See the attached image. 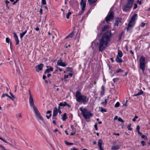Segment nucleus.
I'll list each match as a JSON object with an SVG mask.
<instances>
[{"label": "nucleus", "mask_w": 150, "mask_h": 150, "mask_svg": "<svg viewBox=\"0 0 150 150\" xmlns=\"http://www.w3.org/2000/svg\"><path fill=\"white\" fill-rule=\"evenodd\" d=\"M141 143L142 144L143 146H144L145 145V142L144 141H142Z\"/></svg>", "instance_id": "51"}, {"label": "nucleus", "mask_w": 150, "mask_h": 150, "mask_svg": "<svg viewBox=\"0 0 150 150\" xmlns=\"http://www.w3.org/2000/svg\"><path fill=\"white\" fill-rule=\"evenodd\" d=\"M112 36L111 31H108L105 33L103 34L99 40L98 46L99 51L102 52L108 47L109 41Z\"/></svg>", "instance_id": "1"}, {"label": "nucleus", "mask_w": 150, "mask_h": 150, "mask_svg": "<svg viewBox=\"0 0 150 150\" xmlns=\"http://www.w3.org/2000/svg\"><path fill=\"white\" fill-rule=\"evenodd\" d=\"M101 90L102 91H105V88L103 86H102L101 87Z\"/></svg>", "instance_id": "62"}, {"label": "nucleus", "mask_w": 150, "mask_h": 150, "mask_svg": "<svg viewBox=\"0 0 150 150\" xmlns=\"http://www.w3.org/2000/svg\"><path fill=\"white\" fill-rule=\"evenodd\" d=\"M32 107L33 108V110H34V111L35 113L36 112H38V110L37 109V108L35 107L34 106H32Z\"/></svg>", "instance_id": "35"}, {"label": "nucleus", "mask_w": 150, "mask_h": 150, "mask_svg": "<svg viewBox=\"0 0 150 150\" xmlns=\"http://www.w3.org/2000/svg\"><path fill=\"white\" fill-rule=\"evenodd\" d=\"M64 142L65 144L68 146L70 145H72L73 144V143H69L66 141H65Z\"/></svg>", "instance_id": "36"}, {"label": "nucleus", "mask_w": 150, "mask_h": 150, "mask_svg": "<svg viewBox=\"0 0 150 150\" xmlns=\"http://www.w3.org/2000/svg\"><path fill=\"white\" fill-rule=\"evenodd\" d=\"M115 60L118 63H121L123 62V60L119 58L118 56H117Z\"/></svg>", "instance_id": "18"}, {"label": "nucleus", "mask_w": 150, "mask_h": 150, "mask_svg": "<svg viewBox=\"0 0 150 150\" xmlns=\"http://www.w3.org/2000/svg\"><path fill=\"white\" fill-rule=\"evenodd\" d=\"M27 32V30H26L24 32H23L22 33L20 34V36L21 38H23L24 35Z\"/></svg>", "instance_id": "26"}, {"label": "nucleus", "mask_w": 150, "mask_h": 150, "mask_svg": "<svg viewBox=\"0 0 150 150\" xmlns=\"http://www.w3.org/2000/svg\"><path fill=\"white\" fill-rule=\"evenodd\" d=\"M43 66V64H41L36 66L35 69L36 71L38 72L41 71L42 69Z\"/></svg>", "instance_id": "8"}, {"label": "nucleus", "mask_w": 150, "mask_h": 150, "mask_svg": "<svg viewBox=\"0 0 150 150\" xmlns=\"http://www.w3.org/2000/svg\"><path fill=\"white\" fill-rule=\"evenodd\" d=\"M114 13L112 11H110L105 18V21L108 23L109 21H112L114 19Z\"/></svg>", "instance_id": "7"}, {"label": "nucleus", "mask_w": 150, "mask_h": 150, "mask_svg": "<svg viewBox=\"0 0 150 150\" xmlns=\"http://www.w3.org/2000/svg\"><path fill=\"white\" fill-rule=\"evenodd\" d=\"M145 58L143 56L141 57L139 60V66L140 68L143 71H144L145 69Z\"/></svg>", "instance_id": "6"}, {"label": "nucleus", "mask_w": 150, "mask_h": 150, "mask_svg": "<svg viewBox=\"0 0 150 150\" xmlns=\"http://www.w3.org/2000/svg\"><path fill=\"white\" fill-rule=\"evenodd\" d=\"M67 65V64L65 63V62H62L60 66L63 67H66Z\"/></svg>", "instance_id": "43"}, {"label": "nucleus", "mask_w": 150, "mask_h": 150, "mask_svg": "<svg viewBox=\"0 0 150 150\" xmlns=\"http://www.w3.org/2000/svg\"><path fill=\"white\" fill-rule=\"evenodd\" d=\"M143 93V91L142 90H140L137 94L133 95V96H139L142 94Z\"/></svg>", "instance_id": "19"}, {"label": "nucleus", "mask_w": 150, "mask_h": 150, "mask_svg": "<svg viewBox=\"0 0 150 150\" xmlns=\"http://www.w3.org/2000/svg\"><path fill=\"white\" fill-rule=\"evenodd\" d=\"M35 114L36 115V116L37 117V116L39 115V114H40L39 111H38V112H35Z\"/></svg>", "instance_id": "49"}, {"label": "nucleus", "mask_w": 150, "mask_h": 150, "mask_svg": "<svg viewBox=\"0 0 150 150\" xmlns=\"http://www.w3.org/2000/svg\"><path fill=\"white\" fill-rule=\"evenodd\" d=\"M137 15L135 14L132 17L130 20L129 21L128 26L127 28V31L129 32H131V28L135 25V21L137 19Z\"/></svg>", "instance_id": "3"}, {"label": "nucleus", "mask_w": 150, "mask_h": 150, "mask_svg": "<svg viewBox=\"0 0 150 150\" xmlns=\"http://www.w3.org/2000/svg\"><path fill=\"white\" fill-rule=\"evenodd\" d=\"M80 4L81 6H82L81 10H85V7L86 6V1H83L82 2L81 1Z\"/></svg>", "instance_id": "12"}, {"label": "nucleus", "mask_w": 150, "mask_h": 150, "mask_svg": "<svg viewBox=\"0 0 150 150\" xmlns=\"http://www.w3.org/2000/svg\"><path fill=\"white\" fill-rule=\"evenodd\" d=\"M134 0H127L126 4L122 7L124 11H129L132 7L133 4Z\"/></svg>", "instance_id": "5"}, {"label": "nucleus", "mask_w": 150, "mask_h": 150, "mask_svg": "<svg viewBox=\"0 0 150 150\" xmlns=\"http://www.w3.org/2000/svg\"><path fill=\"white\" fill-rule=\"evenodd\" d=\"M107 101L108 100L107 99H105V102H102L101 104L102 105H105L107 104Z\"/></svg>", "instance_id": "33"}, {"label": "nucleus", "mask_w": 150, "mask_h": 150, "mask_svg": "<svg viewBox=\"0 0 150 150\" xmlns=\"http://www.w3.org/2000/svg\"><path fill=\"white\" fill-rule=\"evenodd\" d=\"M137 7V5L136 4H134V6L133 8V9H135Z\"/></svg>", "instance_id": "56"}, {"label": "nucleus", "mask_w": 150, "mask_h": 150, "mask_svg": "<svg viewBox=\"0 0 150 150\" xmlns=\"http://www.w3.org/2000/svg\"><path fill=\"white\" fill-rule=\"evenodd\" d=\"M59 106L64 107L66 105L67 106L69 107H71V105L67 103L66 102H60L59 103Z\"/></svg>", "instance_id": "11"}, {"label": "nucleus", "mask_w": 150, "mask_h": 150, "mask_svg": "<svg viewBox=\"0 0 150 150\" xmlns=\"http://www.w3.org/2000/svg\"><path fill=\"white\" fill-rule=\"evenodd\" d=\"M120 105V103L119 102H117L115 104V107H119Z\"/></svg>", "instance_id": "40"}, {"label": "nucleus", "mask_w": 150, "mask_h": 150, "mask_svg": "<svg viewBox=\"0 0 150 150\" xmlns=\"http://www.w3.org/2000/svg\"><path fill=\"white\" fill-rule=\"evenodd\" d=\"M53 69L52 67H50L49 69H46L45 72V73H49L50 71H53Z\"/></svg>", "instance_id": "21"}, {"label": "nucleus", "mask_w": 150, "mask_h": 150, "mask_svg": "<svg viewBox=\"0 0 150 150\" xmlns=\"http://www.w3.org/2000/svg\"><path fill=\"white\" fill-rule=\"evenodd\" d=\"M35 114L36 115V116L37 117V116L39 115V114H40L39 111H38V112H35Z\"/></svg>", "instance_id": "48"}, {"label": "nucleus", "mask_w": 150, "mask_h": 150, "mask_svg": "<svg viewBox=\"0 0 150 150\" xmlns=\"http://www.w3.org/2000/svg\"><path fill=\"white\" fill-rule=\"evenodd\" d=\"M5 96H7L8 97H9V95L7 94H6H6H3L2 95L1 97V98H4Z\"/></svg>", "instance_id": "42"}, {"label": "nucleus", "mask_w": 150, "mask_h": 150, "mask_svg": "<svg viewBox=\"0 0 150 150\" xmlns=\"http://www.w3.org/2000/svg\"><path fill=\"white\" fill-rule=\"evenodd\" d=\"M71 150H78V149H76L75 147H73L71 149Z\"/></svg>", "instance_id": "63"}, {"label": "nucleus", "mask_w": 150, "mask_h": 150, "mask_svg": "<svg viewBox=\"0 0 150 150\" xmlns=\"http://www.w3.org/2000/svg\"><path fill=\"white\" fill-rule=\"evenodd\" d=\"M124 72L123 70H122L121 69H118L116 71L115 73H113V74L112 75V77L115 74L117 73H120V72Z\"/></svg>", "instance_id": "24"}, {"label": "nucleus", "mask_w": 150, "mask_h": 150, "mask_svg": "<svg viewBox=\"0 0 150 150\" xmlns=\"http://www.w3.org/2000/svg\"><path fill=\"white\" fill-rule=\"evenodd\" d=\"M11 96H9V97H9L12 100H13L15 98L14 96H13V94H12V95H11Z\"/></svg>", "instance_id": "39"}, {"label": "nucleus", "mask_w": 150, "mask_h": 150, "mask_svg": "<svg viewBox=\"0 0 150 150\" xmlns=\"http://www.w3.org/2000/svg\"><path fill=\"white\" fill-rule=\"evenodd\" d=\"M137 4H139V5H141L142 3L141 1H139V0H138L137 1Z\"/></svg>", "instance_id": "59"}, {"label": "nucleus", "mask_w": 150, "mask_h": 150, "mask_svg": "<svg viewBox=\"0 0 150 150\" xmlns=\"http://www.w3.org/2000/svg\"><path fill=\"white\" fill-rule=\"evenodd\" d=\"M72 68L70 67H67L66 69L67 71H72Z\"/></svg>", "instance_id": "34"}, {"label": "nucleus", "mask_w": 150, "mask_h": 150, "mask_svg": "<svg viewBox=\"0 0 150 150\" xmlns=\"http://www.w3.org/2000/svg\"><path fill=\"white\" fill-rule=\"evenodd\" d=\"M109 28V26L108 25H106L102 29V32H103L107 30Z\"/></svg>", "instance_id": "28"}, {"label": "nucleus", "mask_w": 150, "mask_h": 150, "mask_svg": "<svg viewBox=\"0 0 150 150\" xmlns=\"http://www.w3.org/2000/svg\"><path fill=\"white\" fill-rule=\"evenodd\" d=\"M84 10H82L81 11H80L78 14L79 15H80L82 14L84 12Z\"/></svg>", "instance_id": "47"}, {"label": "nucleus", "mask_w": 150, "mask_h": 150, "mask_svg": "<svg viewBox=\"0 0 150 150\" xmlns=\"http://www.w3.org/2000/svg\"><path fill=\"white\" fill-rule=\"evenodd\" d=\"M13 34H14V37L15 38L16 41V45H18L19 44V41L18 37L15 33H14Z\"/></svg>", "instance_id": "10"}, {"label": "nucleus", "mask_w": 150, "mask_h": 150, "mask_svg": "<svg viewBox=\"0 0 150 150\" xmlns=\"http://www.w3.org/2000/svg\"><path fill=\"white\" fill-rule=\"evenodd\" d=\"M51 112H52V111L50 110H48L47 112H46L47 114H50L49 115H46V117L47 119H49L50 118V117H51V116H52V114H51Z\"/></svg>", "instance_id": "16"}, {"label": "nucleus", "mask_w": 150, "mask_h": 150, "mask_svg": "<svg viewBox=\"0 0 150 150\" xmlns=\"http://www.w3.org/2000/svg\"><path fill=\"white\" fill-rule=\"evenodd\" d=\"M79 110L81 111V114L85 119H89L90 117L93 116V114L86 108L83 109L82 108H80Z\"/></svg>", "instance_id": "4"}, {"label": "nucleus", "mask_w": 150, "mask_h": 150, "mask_svg": "<svg viewBox=\"0 0 150 150\" xmlns=\"http://www.w3.org/2000/svg\"><path fill=\"white\" fill-rule=\"evenodd\" d=\"M100 150H104L103 148L102 147V146H98Z\"/></svg>", "instance_id": "64"}, {"label": "nucleus", "mask_w": 150, "mask_h": 150, "mask_svg": "<svg viewBox=\"0 0 150 150\" xmlns=\"http://www.w3.org/2000/svg\"><path fill=\"white\" fill-rule=\"evenodd\" d=\"M71 14V13L70 12H68L66 14V18L67 19H69V16Z\"/></svg>", "instance_id": "32"}, {"label": "nucleus", "mask_w": 150, "mask_h": 150, "mask_svg": "<svg viewBox=\"0 0 150 150\" xmlns=\"http://www.w3.org/2000/svg\"><path fill=\"white\" fill-rule=\"evenodd\" d=\"M103 141L102 140H99L98 142V146H102Z\"/></svg>", "instance_id": "31"}, {"label": "nucleus", "mask_w": 150, "mask_h": 150, "mask_svg": "<svg viewBox=\"0 0 150 150\" xmlns=\"http://www.w3.org/2000/svg\"><path fill=\"white\" fill-rule=\"evenodd\" d=\"M0 139L2 141H3V142H4L5 143H7V144H8V142H7L5 140H4L1 137H0Z\"/></svg>", "instance_id": "46"}, {"label": "nucleus", "mask_w": 150, "mask_h": 150, "mask_svg": "<svg viewBox=\"0 0 150 150\" xmlns=\"http://www.w3.org/2000/svg\"><path fill=\"white\" fill-rule=\"evenodd\" d=\"M118 121L120 122H122V123H124V121H123V120L121 118V117H119L118 119Z\"/></svg>", "instance_id": "38"}, {"label": "nucleus", "mask_w": 150, "mask_h": 150, "mask_svg": "<svg viewBox=\"0 0 150 150\" xmlns=\"http://www.w3.org/2000/svg\"><path fill=\"white\" fill-rule=\"evenodd\" d=\"M97 0H88L89 4L90 5H93V4L95 3Z\"/></svg>", "instance_id": "20"}, {"label": "nucleus", "mask_w": 150, "mask_h": 150, "mask_svg": "<svg viewBox=\"0 0 150 150\" xmlns=\"http://www.w3.org/2000/svg\"><path fill=\"white\" fill-rule=\"evenodd\" d=\"M75 97L76 101L79 102L85 103L88 100V98L86 96L81 95V92L79 91H76Z\"/></svg>", "instance_id": "2"}, {"label": "nucleus", "mask_w": 150, "mask_h": 150, "mask_svg": "<svg viewBox=\"0 0 150 150\" xmlns=\"http://www.w3.org/2000/svg\"><path fill=\"white\" fill-rule=\"evenodd\" d=\"M67 118V114L66 113H65L64 114L63 116L62 117V119L63 121H65Z\"/></svg>", "instance_id": "29"}, {"label": "nucleus", "mask_w": 150, "mask_h": 150, "mask_svg": "<svg viewBox=\"0 0 150 150\" xmlns=\"http://www.w3.org/2000/svg\"><path fill=\"white\" fill-rule=\"evenodd\" d=\"M120 149V146L118 145L116 146H112L111 148L112 150H117Z\"/></svg>", "instance_id": "17"}, {"label": "nucleus", "mask_w": 150, "mask_h": 150, "mask_svg": "<svg viewBox=\"0 0 150 150\" xmlns=\"http://www.w3.org/2000/svg\"><path fill=\"white\" fill-rule=\"evenodd\" d=\"M54 30L52 28H50V30L48 31V35H52V33L54 32Z\"/></svg>", "instance_id": "23"}, {"label": "nucleus", "mask_w": 150, "mask_h": 150, "mask_svg": "<svg viewBox=\"0 0 150 150\" xmlns=\"http://www.w3.org/2000/svg\"><path fill=\"white\" fill-rule=\"evenodd\" d=\"M57 116L52 115V122L55 125H56V120H57V117H56Z\"/></svg>", "instance_id": "14"}, {"label": "nucleus", "mask_w": 150, "mask_h": 150, "mask_svg": "<svg viewBox=\"0 0 150 150\" xmlns=\"http://www.w3.org/2000/svg\"><path fill=\"white\" fill-rule=\"evenodd\" d=\"M58 113V110L57 108V107L54 108L53 111V115L57 116Z\"/></svg>", "instance_id": "15"}, {"label": "nucleus", "mask_w": 150, "mask_h": 150, "mask_svg": "<svg viewBox=\"0 0 150 150\" xmlns=\"http://www.w3.org/2000/svg\"><path fill=\"white\" fill-rule=\"evenodd\" d=\"M74 32H72L71 33H70L68 36L66 37L65 38L67 39L69 38H72L73 37V35H74Z\"/></svg>", "instance_id": "27"}, {"label": "nucleus", "mask_w": 150, "mask_h": 150, "mask_svg": "<svg viewBox=\"0 0 150 150\" xmlns=\"http://www.w3.org/2000/svg\"><path fill=\"white\" fill-rule=\"evenodd\" d=\"M40 13L41 14L42 13V8H40Z\"/></svg>", "instance_id": "58"}, {"label": "nucleus", "mask_w": 150, "mask_h": 150, "mask_svg": "<svg viewBox=\"0 0 150 150\" xmlns=\"http://www.w3.org/2000/svg\"><path fill=\"white\" fill-rule=\"evenodd\" d=\"M121 22V19L119 18H117L115 21V23L114 24V26H118L119 23Z\"/></svg>", "instance_id": "13"}, {"label": "nucleus", "mask_w": 150, "mask_h": 150, "mask_svg": "<svg viewBox=\"0 0 150 150\" xmlns=\"http://www.w3.org/2000/svg\"><path fill=\"white\" fill-rule=\"evenodd\" d=\"M35 114L36 115V116L37 117V116L39 115V114H40L39 111H38V112H35Z\"/></svg>", "instance_id": "50"}, {"label": "nucleus", "mask_w": 150, "mask_h": 150, "mask_svg": "<svg viewBox=\"0 0 150 150\" xmlns=\"http://www.w3.org/2000/svg\"><path fill=\"white\" fill-rule=\"evenodd\" d=\"M140 129V126L139 125H137L136 127L137 130H139Z\"/></svg>", "instance_id": "61"}, {"label": "nucleus", "mask_w": 150, "mask_h": 150, "mask_svg": "<svg viewBox=\"0 0 150 150\" xmlns=\"http://www.w3.org/2000/svg\"><path fill=\"white\" fill-rule=\"evenodd\" d=\"M122 33H120V35H119V40H121V39L122 37Z\"/></svg>", "instance_id": "52"}, {"label": "nucleus", "mask_w": 150, "mask_h": 150, "mask_svg": "<svg viewBox=\"0 0 150 150\" xmlns=\"http://www.w3.org/2000/svg\"><path fill=\"white\" fill-rule=\"evenodd\" d=\"M119 80V79L118 78H116L113 79V81L114 83H115L117 81Z\"/></svg>", "instance_id": "41"}, {"label": "nucleus", "mask_w": 150, "mask_h": 150, "mask_svg": "<svg viewBox=\"0 0 150 150\" xmlns=\"http://www.w3.org/2000/svg\"><path fill=\"white\" fill-rule=\"evenodd\" d=\"M10 40L9 38H6V42L9 43L10 42Z\"/></svg>", "instance_id": "45"}, {"label": "nucleus", "mask_w": 150, "mask_h": 150, "mask_svg": "<svg viewBox=\"0 0 150 150\" xmlns=\"http://www.w3.org/2000/svg\"><path fill=\"white\" fill-rule=\"evenodd\" d=\"M62 62L61 59H60L59 60H58L57 62V65H59L60 66L61 64H62Z\"/></svg>", "instance_id": "30"}, {"label": "nucleus", "mask_w": 150, "mask_h": 150, "mask_svg": "<svg viewBox=\"0 0 150 150\" xmlns=\"http://www.w3.org/2000/svg\"><path fill=\"white\" fill-rule=\"evenodd\" d=\"M131 124H129L127 126V127L129 130H132V128H131Z\"/></svg>", "instance_id": "37"}, {"label": "nucleus", "mask_w": 150, "mask_h": 150, "mask_svg": "<svg viewBox=\"0 0 150 150\" xmlns=\"http://www.w3.org/2000/svg\"><path fill=\"white\" fill-rule=\"evenodd\" d=\"M69 76L68 75H64V79H67L68 77Z\"/></svg>", "instance_id": "57"}, {"label": "nucleus", "mask_w": 150, "mask_h": 150, "mask_svg": "<svg viewBox=\"0 0 150 150\" xmlns=\"http://www.w3.org/2000/svg\"><path fill=\"white\" fill-rule=\"evenodd\" d=\"M37 119L40 120L42 121L43 122H44V120L42 117L41 116V114H40L38 115L36 117Z\"/></svg>", "instance_id": "22"}, {"label": "nucleus", "mask_w": 150, "mask_h": 150, "mask_svg": "<svg viewBox=\"0 0 150 150\" xmlns=\"http://www.w3.org/2000/svg\"><path fill=\"white\" fill-rule=\"evenodd\" d=\"M94 127L95 129L96 130H98V128H97V125L96 124L94 125Z\"/></svg>", "instance_id": "54"}, {"label": "nucleus", "mask_w": 150, "mask_h": 150, "mask_svg": "<svg viewBox=\"0 0 150 150\" xmlns=\"http://www.w3.org/2000/svg\"><path fill=\"white\" fill-rule=\"evenodd\" d=\"M145 25V23H142L141 24V26L142 27H144Z\"/></svg>", "instance_id": "55"}, {"label": "nucleus", "mask_w": 150, "mask_h": 150, "mask_svg": "<svg viewBox=\"0 0 150 150\" xmlns=\"http://www.w3.org/2000/svg\"><path fill=\"white\" fill-rule=\"evenodd\" d=\"M122 56V52L121 50H118V54L117 56H118V57H121Z\"/></svg>", "instance_id": "25"}, {"label": "nucleus", "mask_w": 150, "mask_h": 150, "mask_svg": "<svg viewBox=\"0 0 150 150\" xmlns=\"http://www.w3.org/2000/svg\"><path fill=\"white\" fill-rule=\"evenodd\" d=\"M42 4L43 5L46 4V2L45 0H42Z\"/></svg>", "instance_id": "44"}, {"label": "nucleus", "mask_w": 150, "mask_h": 150, "mask_svg": "<svg viewBox=\"0 0 150 150\" xmlns=\"http://www.w3.org/2000/svg\"><path fill=\"white\" fill-rule=\"evenodd\" d=\"M29 103L30 106H34V102L33 96L31 95H30L29 99Z\"/></svg>", "instance_id": "9"}, {"label": "nucleus", "mask_w": 150, "mask_h": 150, "mask_svg": "<svg viewBox=\"0 0 150 150\" xmlns=\"http://www.w3.org/2000/svg\"><path fill=\"white\" fill-rule=\"evenodd\" d=\"M9 3V2L8 1V0H6V5L7 6H8V4Z\"/></svg>", "instance_id": "60"}, {"label": "nucleus", "mask_w": 150, "mask_h": 150, "mask_svg": "<svg viewBox=\"0 0 150 150\" xmlns=\"http://www.w3.org/2000/svg\"><path fill=\"white\" fill-rule=\"evenodd\" d=\"M101 112H106V111L105 109H103V108L102 107H101Z\"/></svg>", "instance_id": "53"}]
</instances>
